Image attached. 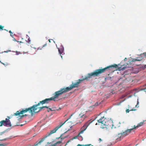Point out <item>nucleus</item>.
<instances>
[{
	"label": "nucleus",
	"mask_w": 146,
	"mask_h": 146,
	"mask_svg": "<svg viewBox=\"0 0 146 146\" xmlns=\"http://www.w3.org/2000/svg\"><path fill=\"white\" fill-rule=\"evenodd\" d=\"M79 135H78L77 136H75L74 137H73V139H76L79 136Z\"/></svg>",
	"instance_id": "obj_25"
},
{
	"label": "nucleus",
	"mask_w": 146,
	"mask_h": 146,
	"mask_svg": "<svg viewBox=\"0 0 146 146\" xmlns=\"http://www.w3.org/2000/svg\"><path fill=\"white\" fill-rule=\"evenodd\" d=\"M6 145L4 144H1L0 145V146H6Z\"/></svg>",
	"instance_id": "obj_28"
},
{
	"label": "nucleus",
	"mask_w": 146,
	"mask_h": 146,
	"mask_svg": "<svg viewBox=\"0 0 146 146\" xmlns=\"http://www.w3.org/2000/svg\"><path fill=\"white\" fill-rule=\"evenodd\" d=\"M70 140H69L66 143V144L64 146H66V145H67V143H69L70 142Z\"/></svg>",
	"instance_id": "obj_29"
},
{
	"label": "nucleus",
	"mask_w": 146,
	"mask_h": 146,
	"mask_svg": "<svg viewBox=\"0 0 146 146\" xmlns=\"http://www.w3.org/2000/svg\"><path fill=\"white\" fill-rule=\"evenodd\" d=\"M48 41H49V42H50V39H49V40H48Z\"/></svg>",
	"instance_id": "obj_36"
},
{
	"label": "nucleus",
	"mask_w": 146,
	"mask_h": 146,
	"mask_svg": "<svg viewBox=\"0 0 146 146\" xmlns=\"http://www.w3.org/2000/svg\"><path fill=\"white\" fill-rule=\"evenodd\" d=\"M4 26H3L1 25H0V30H3Z\"/></svg>",
	"instance_id": "obj_23"
},
{
	"label": "nucleus",
	"mask_w": 146,
	"mask_h": 146,
	"mask_svg": "<svg viewBox=\"0 0 146 146\" xmlns=\"http://www.w3.org/2000/svg\"><path fill=\"white\" fill-rule=\"evenodd\" d=\"M144 121H143V122H141L139 123H138L137 125V127H139L143 125Z\"/></svg>",
	"instance_id": "obj_13"
},
{
	"label": "nucleus",
	"mask_w": 146,
	"mask_h": 146,
	"mask_svg": "<svg viewBox=\"0 0 146 146\" xmlns=\"http://www.w3.org/2000/svg\"><path fill=\"white\" fill-rule=\"evenodd\" d=\"M86 117V115L84 113H81L79 115V117L77 118L78 119H79V122H82Z\"/></svg>",
	"instance_id": "obj_6"
},
{
	"label": "nucleus",
	"mask_w": 146,
	"mask_h": 146,
	"mask_svg": "<svg viewBox=\"0 0 146 146\" xmlns=\"http://www.w3.org/2000/svg\"><path fill=\"white\" fill-rule=\"evenodd\" d=\"M7 117L8 118H6L5 120H3L0 121V127H1L3 125L7 127L11 126V124L9 119L10 118L8 116Z\"/></svg>",
	"instance_id": "obj_5"
},
{
	"label": "nucleus",
	"mask_w": 146,
	"mask_h": 146,
	"mask_svg": "<svg viewBox=\"0 0 146 146\" xmlns=\"http://www.w3.org/2000/svg\"><path fill=\"white\" fill-rule=\"evenodd\" d=\"M67 92L68 91L66 88H60L59 90L56 92L54 94V96L52 97L53 101H55V99L58 98L60 96Z\"/></svg>",
	"instance_id": "obj_4"
},
{
	"label": "nucleus",
	"mask_w": 146,
	"mask_h": 146,
	"mask_svg": "<svg viewBox=\"0 0 146 146\" xmlns=\"http://www.w3.org/2000/svg\"><path fill=\"white\" fill-rule=\"evenodd\" d=\"M52 100H53L52 97L49 98H46L41 101H40L37 104L34 105L32 107L26 108L25 110H23L20 112L19 111H17L13 115L17 116L21 114H23L24 113H26L28 111H29V112L31 113L32 115H33L34 112L37 110L38 109V106H39L40 104L42 105L44 104H48Z\"/></svg>",
	"instance_id": "obj_2"
},
{
	"label": "nucleus",
	"mask_w": 146,
	"mask_h": 146,
	"mask_svg": "<svg viewBox=\"0 0 146 146\" xmlns=\"http://www.w3.org/2000/svg\"><path fill=\"white\" fill-rule=\"evenodd\" d=\"M143 54L144 55L145 57L146 58V52L143 53Z\"/></svg>",
	"instance_id": "obj_26"
},
{
	"label": "nucleus",
	"mask_w": 146,
	"mask_h": 146,
	"mask_svg": "<svg viewBox=\"0 0 146 146\" xmlns=\"http://www.w3.org/2000/svg\"><path fill=\"white\" fill-rule=\"evenodd\" d=\"M46 45H47V44H46H46H44V45L42 46V47H41V48H40V47L38 48H37V50H41V49H42V48H43V47H44V46H46Z\"/></svg>",
	"instance_id": "obj_15"
},
{
	"label": "nucleus",
	"mask_w": 146,
	"mask_h": 146,
	"mask_svg": "<svg viewBox=\"0 0 146 146\" xmlns=\"http://www.w3.org/2000/svg\"><path fill=\"white\" fill-rule=\"evenodd\" d=\"M1 63L2 64H3L5 66H6L8 65V64L7 62L3 63L2 62H1Z\"/></svg>",
	"instance_id": "obj_17"
},
{
	"label": "nucleus",
	"mask_w": 146,
	"mask_h": 146,
	"mask_svg": "<svg viewBox=\"0 0 146 146\" xmlns=\"http://www.w3.org/2000/svg\"><path fill=\"white\" fill-rule=\"evenodd\" d=\"M27 42L28 43L30 44L31 43V40L30 39V38H29L28 39V41Z\"/></svg>",
	"instance_id": "obj_24"
},
{
	"label": "nucleus",
	"mask_w": 146,
	"mask_h": 146,
	"mask_svg": "<svg viewBox=\"0 0 146 146\" xmlns=\"http://www.w3.org/2000/svg\"><path fill=\"white\" fill-rule=\"evenodd\" d=\"M4 140H6V139H4Z\"/></svg>",
	"instance_id": "obj_42"
},
{
	"label": "nucleus",
	"mask_w": 146,
	"mask_h": 146,
	"mask_svg": "<svg viewBox=\"0 0 146 146\" xmlns=\"http://www.w3.org/2000/svg\"><path fill=\"white\" fill-rule=\"evenodd\" d=\"M50 111V110H49H49H48V112H49Z\"/></svg>",
	"instance_id": "obj_34"
},
{
	"label": "nucleus",
	"mask_w": 146,
	"mask_h": 146,
	"mask_svg": "<svg viewBox=\"0 0 146 146\" xmlns=\"http://www.w3.org/2000/svg\"><path fill=\"white\" fill-rule=\"evenodd\" d=\"M138 127H137V126H136L135 125L133 126V127L131 129H133H133H136V128H138Z\"/></svg>",
	"instance_id": "obj_20"
},
{
	"label": "nucleus",
	"mask_w": 146,
	"mask_h": 146,
	"mask_svg": "<svg viewBox=\"0 0 146 146\" xmlns=\"http://www.w3.org/2000/svg\"><path fill=\"white\" fill-rule=\"evenodd\" d=\"M142 59L140 58H137V59H136V60L137 61H141V60Z\"/></svg>",
	"instance_id": "obj_21"
},
{
	"label": "nucleus",
	"mask_w": 146,
	"mask_h": 146,
	"mask_svg": "<svg viewBox=\"0 0 146 146\" xmlns=\"http://www.w3.org/2000/svg\"><path fill=\"white\" fill-rule=\"evenodd\" d=\"M137 106V105H136V107Z\"/></svg>",
	"instance_id": "obj_41"
},
{
	"label": "nucleus",
	"mask_w": 146,
	"mask_h": 146,
	"mask_svg": "<svg viewBox=\"0 0 146 146\" xmlns=\"http://www.w3.org/2000/svg\"><path fill=\"white\" fill-rule=\"evenodd\" d=\"M136 60V59H133L132 60V61L133 62H135V61H137L136 60Z\"/></svg>",
	"instance_id": "obj_30"
},
{
	"label": "nucleus",
	"mask_w": 146,
	"mask_h": 146,
	"mask_svg": "<svg viewBox=\"0 0 146 146\" xmlns=\"http://www.w3.org/2000/svg\"><path fill=\"white\" fill-rule=\"evenodd\" d=\"M3 133V132L1 133L0 135H2Z\"/></svg>",
	"instance_id": "obj_38"
},
{
	"label": "nucleus",
	"mask_w": 146,
	"mask_h": 146,
	"mask_svg": "<svg viewBox=\"0 0 146 146\" xmlns=\"http://www.w3.org/2000/svg\"><path fill=\"white\" fill-rule=\"evenodd\" d=\"M23 125H21V126H22Z\"/></svg>",
	"instance_id": "obj_39"
},
{
	"label": "nucleus",
	"mask_w": 146,
	"mask_h": 146,
	"mask_svg": "<svg viewBox=\"0 0 146 146\" xmlns=\"http://www.w3.org/2000/svg\"><path fill=\"white\" fill-rule=\"evenodd\" d=\"M99 123H101V127L102 128H106V129L109 128L112 126L111 128L113 127V125L112 121L111 120H108L104 117H101L98 120Z\"/></svg>",
	"instance_id": "obj_3"
},
{
	"label": "nucleus",
	"mask_w": 146,
	"mask_h": 146,
	"mask_svg": "<svg viewBox=\"0 0 146 146\" xmlns=\"http://www.w3.org/2000/svg\"><path fill=\"white\" fill-rule=\"evenodd\" d=\"M145 86H146V84L145 85ZM146 90V88H145L144 89V90Z\"/></svg>",
	"instance_id": "obj_37"
},
{
	"label": "nucleus",
	"mask_w": 146,
	"mask_h": 146,
	"mask_svg": "<svg viewBox=\"0 0 146 146\" xmlns=\"http://www.w3.org/2000/svg\"><path fill=\"white\" fill-rule=\"evenodd\" d=\"M9 32L10 33V35L11 36H13V33L11 31V30L9 31Z\"/></svg>",
	"instance_id": "obj_22"
},
{
	"label": "nucleus",
	"mask_w": 146,
	"mask_h": 146,
	"mask_svg": "<svg viewBox=\"0 0 146 146\" xmlns=\"http://www.w3.org/2000/svg\"><path fill=\"white\" fill-rule=\"evenodd\" d=\"M94 121V120H93L92 121L89 122V123H88V124H87V123L85 124L84 125V126L83 127L84 128L83 130H82L78 134V135H79L80 134L82 133H83L84 131L86 129L87 127L89 126V125L91 123H92Z\"/></svg>",
	"instance_id": "obj_7"
},
{
	"label": "nucleus",
	"mask_w": 146,
	"mask_h": 146,
	"mask_svg": "<svg viewBox=\"0 0 146 146\" xmlns=\"http://www.w3.org/2000/svg\"><path fill=\"white\" fill-rule=\"evenodd\" d=\"M10 51H11V50H8V51H5L4 52H7H7H10Z\"/></svg>",
	"instance_id": "obj_33"
},
{
	"label": "nucleus",
	"mask_w": 146,
	"mask_h": 146,
	"mask_svg": "<svg viewBox=\"0 0 146 146\" xmlns=\"http://www.w3.org/2000/svg\"><path fill=\"white\" fill-rule=\"evenodd\" d=\"M56 142L57 143V144H60V143H62V142L61 141H59Z\"/></svg>",
	"instance_id": "obj_27"
},
{
	"label": "nucleus",
	"mask_w": 146,
	"mask_h": 146,
	"mask_svg": "<svg viewBox=\"0 0 146 146\" xmlns=\"http://www.w3.org/2000/svg\"><path fill=\"white\" fill-rule=\"evenodd\" d=\"M118 66L116 64L113 65L108 66L104 68H102L101 67V68L96 70L93 72L89 73L87 76H86L84 78L82 79H79L74 84H72L69 87L66 88L68 91V92L71 90L73 88L77 87L78 86L79 84L82 82L84 80H89L90 78L92 77H95L96 76H99L101 74L104 72L106 71H108L110 70H112L113 68H117Z\"/></svg>",
	"instance_id": "obj_1"
},
{
	"label": "nucleus",
	"mask_w": 146,
	"mask_h": 146,
	"mask_svg": "<svg viewBox=\"0 0 146 146\" xmlns=\"http://www.w3.org/2000/svg\"><path fill=\"white\" fill-rule=\"evenodd\" d=\"M77 146H94L93 145H92L91 144H88L86 145H81L80 144H78L77 145Z\"/></svg>",
	"instance_id": "obj_11"
},
{
	"label": "nucleus",
	"mask_w": 146,
	"mask_h": 146,
	"mask_svg": "<svg viewBox=\"0 0 146 146\" xmlns=\"http://www.w3.org/2000/svg\"><path fill=\"white\" fill-rule=\"evenodd\" d=\"M1 61H0V62H1Z\"/></svg>",
	"instance_id": "obj_43"
},
{
	"label": "nucleus",
	"mask_w": 146,
	"mask_h": 146,
	"mask_svg": "<svg viewBox=\"0 0 146 146\" xmlns=\"http://www.w3.org/2000/svg\"><path fill=\"white\" fill-rule=\"evenodd\" d=\"M121 133V134L122 135L123 138L124 137H125V136H127L126 135H125V132H123L122 133Z\"/></svg>",
	"instance_id": "obj_18"
},
{
	"label": "nucleus",
	"mask_w": 146,
	"mask_h": 146,
	"mask_svg": "<svg viewBox=\"0 0 146 146\" xmlns=\"http://www.w3.org/2000/svg\"><path fill=\"white\" fill-rule=\"evenodd\" d=\"M115 137L117 141H120L123 138L121 133H118Z\"/></svg>",
	"instance_id": "obj_8"
},
{
	"label": "nucleus",
	"mask_w": 146,
	"mask_h": 146,
	"mask_svg": "<svg viewBox=\"0 0 146 146\" xmlns=\"http://www.w3.org/2000/svg\"><path fill=\"white\" fill-rule=\"evenodd\" d=\"M133 130V129H128L125 130L124 132L126 135H128L129 133L131 132V131Z\"/></svg>",
	"instance_id": "obj_9"
},
{
	"label": "nucleus",
	"mask_w": 146,
	"mask_h": 146,
	"mask_svg": "<svg viewBox=\"0 0 146 146\" xmlns=\"http://www.w3.org/2000/svg\"><path fill=\"white\" fill-rule=\"evenodd\" d=\"M125 68H123V67L122 68H121V67H118V69L119 70H124Z\"/></svg>",
	"instance_id": "obj_19"
},
{
	"label": "nucleus",
	"mask_w": 146,
	"mask_h": 146,
	"mask_svg": "<svg viewBox=\"0 0 146 146\" xmlns=\"http://www.w3.org/2000/svg\"><path fill=\"white\" fill-rule=\"evenodd\" d=\"M26 115H27L25 114V115H22V116H21V118H23V117H24L25 116H26Z\"/></svg>",
	"instance_id": "obj_31"
},
{
	"label": "nucleus",
	"mask_w": 146,
	"mask_h": 146,
	"mask_svg": "<svg viewBox=\"0 0 146 146\" xmlns=\"http://www.w3.org/2000/svg\"><path fill=\"white\" fill-rule=\"evenodd\" d=\"M98 141H99V142H100L101 141H102V140L101 138H99L98 139Z\"/></svg>",
	"instance_id": "obj_32"
},
{
	"label": "nucleus",
	"mask_w": 146,
	"mask_h": 146,
	"mask_svg": "<svg viewBox=\"0 0 146 146\" xmlns=\"http://www.w3.org/2000/svg\"><path fill=\"white\" fill-rule=\"evenodd\" d=\"M16 54H17V55H18V52L16 51Z\"/></svg>",
	"instance_id": "obj_35"
},
{
	"label": "nucleus",
	"mask_w": 146,
	"mask_h": 146,
	"mask_svg": "<svg viewBox=\"0 0 146 146\" xmlns=\"http://www.w3.org/2000/svg\"><path fill=\"white\" fill-rule=\"evenodd\" d=\"M135 110H136L134 109H130L129 110V109H127L126 110V113H129V111H135Z\"/></svg>",
	"instance_id": "obj_14"
},
{
	"label": "nucleus",
	"mask_w": 146,
	"mask_h": 146,
	"mask_svg": "<svg viewBox=\"0 0 146 146\" xmlns=\"http://www.w3.org/2000/svg\"><path fill=\"white\" fill-rule=\"evenodd\" d=\"M58 52L62 58V56H61V54L63 52V50L62 49H58Z\"/></svg>",
	"instance_id": "obj_12"
},
{
	"label": "nucleus",
	"mask_w": 146,
	"mask_h": 146,
	"mask_svg": "<svg viewBox=\"0 0 146 146\" xmlns=\"http://www.w3.org/2000/svg\"><path fill=\"white\" fill-rule=\"evenodd\" d=\"M44 108H48V107L46 106H43L42 107H40L39 108L38 107V109H39V110L38 111H37H37H36L35 112H34V113H37L39 111H41L42 109H43Z\"/></svg>",
	"instance_id": "obj_10"
},
{
	"label": "nucleus",
	"mask_w": 146,
	"mask_h": 146,
	"mask_svg": "<svg viewBox=\"0 0 146 146\" xmlns=\"http://www.w3.org/2000/svg\"><path fill=\"white\" fill-rule=\"evenodd\" d=\"M145 68H146V65H145Z\"/></svg>",
	"instance_id": "obj_40"
},
{
	"label": "nucleus",
	"mask_w": 146,
	"mask_h": 146,
	"mask_svg": "<svg viewBox=\"0 0 146 146\" xmlns=\"http://www.w3.org/2000/svg\"><path fill=\"white\" fill-rule=\"evenodd\" d=\"M49 110H50L51 111H54L55 110H58L56 109L55 108H49Z\"/></svg>",
	"instance_id": "obj_16"
}]
</instances>
